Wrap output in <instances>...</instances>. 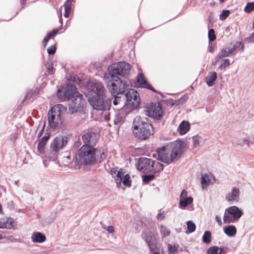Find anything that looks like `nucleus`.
<instances>
[{
	"label": "nucleus",
	"mask_w": 254,
	"mask_h": 254,
	"mask_svg": "<svg viewBox=\"0 0 254 254\" xmlns=\"http://www.w3.org/2000/svg\"><path fill=\"white\" fill-rule=\"evenodd\" d=\"M22 5H23L26 1V0H20Z\"/></svg>",
	"instance_id": "nucleus-60"
},
{
	"label": "nucleus",
	"mask_w": 254,
	"mask_h": 254,
	"mask_svg": "<svg viewBox=\"0 0 254 254\" xmlns=\"http://www.w3.org/2000/svg\"><path fill=\"white\" fill-rule=\"evenodd\" d=\"M106 229L107 231L110 233H113L114 230V228L112 226H109Z\"/></svg>",
	"instance_id": "nucleus-56"
},
{
	"label": "nucleus",
	"mask_w": 254,
	"mask_h": 254,
	"mask_svg": "<svg viewBox=\"0 0 254 254\" xmlns=\"http://www.w3.org/2000/svg\"><path fill=\"white\" fill-rule=\"evenodd\" d=\"M132 131L138 139L145 140L153 134V127L146 118L136 116L133 120Z\"/></svg>",
	"instance_id": "nucleus-3"
},
{
	"label": "nucleus",
	"mask_w": 254,
	"mask_h": 254,
	"mask_svg": "<svg viewBox=\"0 0 254 254\" xmlns=\"http://www.w3.org/2000/svg\"><path fill=\"white\" fill-rule=\"evenodd\" d=\"M188 197L187 196V192L185 190H183L180 196V200H183L185 198H188Z\"/></svg>",
	"instance_id": "nucleus-50"
},
{
	"label": "nucleus",
	"mask_w": 254,
	"mask_h": 254,
	"mask_svg": "<svg viewBox=\"0 0 254 254\" xmlns=\"http://www.w3.org/2000/svg\"><path fill=\"white\" fill-rule=\"evenodd\" d=\"M50 137V133L49 132H46L45 135L39 139L37 145V150L40 153L46 154V145Z\"/></svg>",
	"instance_id": "nucleus-19"
},
{
	"label": "nucleus",
	"mask_w": 254,
	"mask_h": 254,
	"mask_svg": "<svg viewBox=\"0 0 254 254\" xmlns=\"http://www.w3.org/2000/svg\"><path fill=\"white\" fill-rule=\"evenodd\" d=\"M88 89L94 94L90 96H105L107 94V91L103 83L100 82H91L88 85Z\"/></svg>",
	"instance_id": "nucleus-14"
},
{
	"label": "nucleus",
	"mask_w": 254,
	"mask_h": 254,
	"mask_svg": "<svg viewBox=\"0 0 254 254\" xmlns=\"http://www.w3.org/2000/svg\"><path fill=\"white\" fill-rule=\"evenodd\" d=\"M160 229L161 234L163 237H165L170 236L171 232L167 227L161 225Z\"/></svg>",
	"instance_id": "nucleus-38"
},
{
	"label": "nucleus",
	"mask_w": 254,
	"mask_h": 254,
	"mask_svg": "<svg viewBox=\"0 0 254 254\" xmlns=\"http://www.w3.org/2000/svg\"><path fill=\"white\" fill-rule=\"evenodd\" d=\"M60 21L61 23H62V18H61L60 19Z\"/></svg>",
	"instance_id": "nucleus-64"
},
{
	"label": "nucleus",
	"mask_w": 254,
	"mask_h": 254,
	"mask_svg": "<svg viewBox=\"0 0 254 254\" xmlns=\"http://www.w3.org/2000/svg\"><path fill=\"white\" fill-rule=\"evenodd\" d=\"M118 95H116L114 96V100L113 101V104L115 106H119V107H117L116 109L117 108H119L120 109H122V108L125 105V103L124 101L121 100V98L118 96Z\"/></svg>",
	"instance_id": "nucleus-31"
},
{
	"label": "nucleus",
	"mask_w": 254,
	"mask_h": 254,
	"mask_svg": "<svg viewBox=\"0 0 254 254\" xmlns=\"http://www.w3.org/2000/svg\"><path fill=\"white\" fill-rule=\"evenodd\" d=\"M58 32V30L57 29H54L50 32L47 36L44 38L43 42V45L44 47H45L47 45V43L48 42L49 40L55 37L57 33Z\"/></svg>",
	"instance_id": "nucleus-33"
},
{
	"label": "nucleus",
	"mask_w": 254,
	"mask_h": 254,
	"mask_svg": "<svg viewBox=\"0 0 254 254\" xmlns=\"http://www.w3.org/2000/svg\"><path fill=\"white\" fill-rule=\"evenodd\" d=\"M2 212V208H1V205L0 203V213Z\"/></svg>",
	"instance_id": "nucleus-61"
},
{
	"label": "nucleus",
	"mask_w": 254,
	"mask_h": 254,
	"mask_svg": "<svg viewBox=\"0 0 254 254\" xmlns=\"http://www.w3.org/2000/svg\"><path fill=\"white\" fill-rule=\"evenodd\" d=\"M74 2V0H66L64 5V9H70L71 8V3Z\"/></svg>",
	"instance_id": "nucleus-47"
},
{
	"label": "nucleus",
	"mask_w": 254,
	"mask_h": 254,
	"mask_svg": "<svg viewBox=\"0 0 254 254\" xmlns=\"http://www.w3.org/2000/svg\"><path fill=\"white\" fill-rule=\"evenodd\" d=\"M225 211L228 214L232 215L236 220L239 219L243 215L242 211L239 207L234 205L227 208Z\"/></svg>",
	"instance_id": "nucleus-20"
},
{
	"label": "nucleus",
	"mask_w": 254,
	"mask_h": 254,
	"mask_svg": "<svg viewBox=\"0 0 254 254\" xmlns=\"http://www.w3.org/2000/svg\"><path fill=\"white\" fill-rule=\"evenodd\" d=\"M211 176L207 174H205L202 175L201 178V184L202 189H204L205 187L209 185L211 183Z\"/></svg>",
	"instance_id": "nucleus-28"
},
{
	"label": "nucleus",
	"mask_w": 254,
	"mask_h": 254,
	"mask_svg": "<svg viewBox=\"0 0 254 254\" xmlns=\"http://www.w3.org/2000/svg\"><path fill=\"white\" fill-rule=\"evenodd\" d=\"M240 195V191L239 190L233 188L231 192L228 193L226 196V199L228 201H233L238 200Z\"/></svg>",
	"instance_id": "nucleus-21"
},
{
	"label": "nucleus",
	"mask_w": 254,
	"mask_h": 254,
	"mask_svg": "<svg viewBox=\"0 0 254 254\" xmlns=\"http://www.w3.org/2000/svg\"><path fill=\"white\" fill-rule=\"evenodd\" d=\"M225 0H220V2L221 3H222V2H223L224 1H225Z\"/></svg>",
	"instance_id": "nucleus-62"
},
{
	"label": "nucleus",
	"mask_w": 254,
	"mask_h": 254,
	"mask_svg": "<svg viewBox=\"0 0 254 254\" xmlns=\"http://www.w3.org/2000/svg\"><path fill=\"white\" fill-rule=\"evenodd\" d=\"M223 250V248L217 246L210 247L207 251L208 254H221Z\"/></svg>",
	"instance_id": "nucleus-35"
},
{
	"label": "nucleus",
	"mask_w": 254,
	"mask_h": 254,
	"mask_svg": "<svg viewBox=\"0 0 254 254\" xmlns=\"http://www.w3.org/2000/svg\"><path fill=\"white\" fill-rule=\"evenodd\" d=\"M208 38L209 41H213L216 39L214 30L213 29H210L208 31Z\"/></svg>",
	"instance_id": "nucleus-46"
},
{
	"label": "nucleus",
	"mask_w": 254,
	"mask_h": 254,
	"mask_svg": "<svg viewBox=\"0 0 254 254\" xmlns=\"http://www.w3.org/2000/svg\"><path fill=\"white\" fill-rule=\"evenodd\" d=\"M37 94L36 91L35 90L33 91H31V92H28L24 97V100L27 99L28 98L32 97L35 96Z\"/></svg>",
	"instance_id": "nucleus-48"
},
{
	"label": "nucleus",
	"mask_w": 254,
	"mask_h": 254,
	"mask_svg": "<svg viewBox=\"0 0 254 254\" xmlns=\"http://www.w3.org/2000/svg\"><path fill=\"white\" fill-rule=\"evenodd\" d=\"M187 230L186 231L187 234H190L193 232L196 228L195 224L191 220H189L187 223Z\"/></svg>",
	"instance_id": "nucleus-36"
},
{
	"label": "nucleus",
	"mask_w": 254,
	"mask_h": 254,
	"mask_svg": "<svg viewBox=\"0 0 254 254\" xmlns=\"http://www.w3.org/2000/svg\"><path fill=\"white\" fill-rule=\"evenodd\" d=\"M217 79V73L216 72H211L208 74L205 78L207 85L210 87L213 85L214 82Z\"/></svg>",
	"instance_id": "nucleus-27"
},
{
	"label": "nucleus",
	"mask_w": 254,
	"mask_h": 254,
	"mask_svg": "<svg viewBox=\"0 0 254 254\" xmlns=\"http://www.w3.org/2000/svg\"><path fill=\"white\" fill-rule=\"evenodd\" d=\"M215 220L218 223L219 225L221 226L222 225V222L221 220V218L219 215H216L215 216Z\"/></svg>",
	"instance_id": "nucleus-53"
},
{
	"label": "nucleus",
	"mask_w": 254,
	"mask_h": 254,
	"mask_svg": "<svg viewBox=\"0 0 254 254\" xmlns=\"http://www.w3.org/2000/svg\"><path fill=\"white\" fill-rule=\"evenodd\" d=\"M129 68L130 64L126 62H120L115 63L109 67V72L105 73L104 76H108L109 75L112 77L124 76Z\"/></svg>",
	"instance_id": "nucleus-9"
},
{
	"label": "nucleus",
	"mask_w": 254,
	"mask_h": 254,
	"mask_svg": "<svg viewBox=\"0 0 254 254\" xmlns=\"http://www.w3.org/2000/svg\"><path fill=\"white\" fill-rule=\"evenodd\" d=\"M106 157L103 152L94 147L82 145L75 158L76 165H90L100 163Z\"/></svg>",
	"instance_id": "nucleus-1"
},
{
	"label": "nucleus",
	"mask_w": 254,
	"mask_h": 254,
	"mask_svg": "<svg viewBox=\"0 0 254 254\" xmlns=\"http://www.w3.org/2000/svg\"><path fill=\"white\" fill-rule=\"evenodd\" d=\"M193 201V198L191 196H189L188 198H185L183 200H180L179 206L180 208H185L191 204Z\"/></svg>",
	"instance_id": "nucleus-34"
},
{
	"label": "nucleus",
	"mask_w": 254,
	"mask_h": 254,
	"mask_svg": "<svg viewBox=\"0 0 254 254\" xmlns=\"http://www.w3.org/2000/svg\"><path fill=\"white\" fill-rule=\"evenodd\" d=\"M157 219L159 220H163L165 218L164 212H160L157 214Z\"/></svg>",
	"instance_id": "nucleus-52"
},
{
	"label": "nucleus",
	"mask_w": 254,
	"mask_h": 254,
	"mask_svg": "<svg viewBox=\"0 0 254 254\" xmlns=\"http://www.w3.org/2000/svg\"><path fill=\"white\" fill-rule=\"evenodd\" d=\"M68 142V137L65 135H58L54 137L50 143V149L46 151L45 158L50 161H55L59 152L62 150Z\"/></svg>",
	"instance_id": "nucleus-5"
},
{
	"label": "nucleus",
	"mask_w": 254,
	"mask_h": 254,
	"mask_svg": "<svg viewBox=\"0 0 254 254\" xmlns=\"http://www.w3.org/2000/svg\"><path fill=\"white\" fill-rule=\"evenodd\" d=\"M45 65L47 67V70L48 71V73L50 74H53L55 71L53 68V64L51 62H47Z\"/></svg>",
	"instance_id": "nucleus-44"
},
{
	"label": "nucleus",
	"mask_w": 254,
	"mask_h": 254,
	"mask_svg": "<svg viewBox=\"0 0 254 254\" xmlns=\"http://www.w3.org/2000/svg\"><path fill=\"white\" fill-rule=\"evenodd\" d=\"M214 51V48L210 46L209 47V51L210 52H213Z\"/></svg>",
	"instance_id": "nucleus-59"
},
{
	"label": "nucleus",
	"mask_w": 254,
	"mask_h": 254,
	"mask_svg": "<svg viewBox=\"0 0 254 254\" xmlns=\"http://www.w3.org/2000/svg\"><path fill=\"white\" fill-rule=\"evenodd\" d=\"M82 138L84 143L83 145L93 147L98 141L99 135L95 132H88L82 135Z\"/></svg>",
	"instance_id": "nucleus-16"
},
{
	"label": "nucleus",
	"mask_w": 254,
	"mask_h": 254,
	"mask_svg": "<svg viewBox=\"0 0 254 254\" xmlns=\"http://www.w3.org/2000/svg\"><path fill=\"white\" fill-rule=\"evenodd\" d=\"M249 41L250 42L254 43V32L250 37Z\"/></svg>",
	"instance_id": "nucleus-57"
},
{
	"label": "nucleus",
	"mask_w": 254,
	"mask_h": 254,
	"mask_svg": "<svg viewBox=\"0 0 254 254\" xmlns=\"http://www.w3.org/2000/svg\"><path fill=\"white\" fill-rule=\"evenodd\" d=\"M202 241L203 243L205 244H209L211 241V234L210 231H206L203 236H202Z\"/></svg>",
	"instance_id": "nucleus-37"
},
{
	"label": "nucleus",
	"mask_w": 254,
	"mask_h": 254,
	"mask_svg": "<svg viewBox=\"0 0 254 254\" xmlns=\"http://www.w3.org/2000/svg\"><path fill=\"white\" fill-rule=\"evenodd\" d=\"M107 87L112 96L124 94L128 90V85L119 77L104 76Z\"/></svg>",
	"instance_id": "nucleus-4"
},
{
	"label": "nucleus",
	"mask_w": 254,
	"mask_h": 254,
	"mask_svg": "<svg viewBox=\"0 0 254 254\" xmlns=\"http://www.w3.org/2000/svg\"><path fill=\"white\" fill-rule=\"evenodd\" d=\"M224 232L229 237H234L237 233V229L234 225H228L223 228Z\"/></svg>",
	"instance_id": "nucleus-26"
},
{
	"label": "nucleus",
	"mask_w": 254,
	"mask_h": 254,
	"mask_svg": "<svg viewBox=\"0 0 254 254\" xmlns=\"http://www.w3.org/2000/svg\"><path fill=\"white\" fill-rule=\"evenodd\" d=\"M230 11L229 10H224L220 15V19L222 20H225L229 15Z\"/></svg>",
	"instance_id": "nucleus-45"
},
{
	"label": "nucleus",
	"mask_w": 254,
	"mask_h": 254,
	"mask_svg": "<svg viewBox=\"0 0 254 254\" xmlns=\"http://www.w3.org/2000/svg\"><path fill=\"white\" fill-rule=\"evenodd\" d=\"M70 9H64V16L68 17L70 14Z\"/></svg>",
	"instance_id": "nucleus-54"
},
{
	"label": "nucleus",
	"mask_w": 254,
	"mask_h": 254,
	"mask_svg": "<svg viewBox=\"0 0 254 254\" xmlns=\"http://www.w3.org/2000/svg\"><path fill=\"white\" fill-rule=\"evenodd\" d=\"M146 112L147 116L157 120H159L163 114L162 106L159 103L152 104Z\"/></svg>",
	"instance_id": "nucleus-15"
},
{
	"label": "nucleus",
	"mask_w": 254,
	"mask_h": 254,
	"mask_svg": "<svg viewBox=\"0 0 254 254\" xmlns=\"http://www.w3.org/2000/svg\"><path fill=\"white\" fill-rule=\"evenodd\" d=\"M192 140L193 146L197 147L202 145L204 143L205 139L199 135H196L193 136Z\"/></svg>",
	"instance_id": "nucleus-29"
},
{
	"label": "nucleus",
	"mask_w": 254,
	"mask_h": 254,
	"mask_svg": "<svg viewBox=\"0 0 254 254\" xmlns=\"http://www.w3.org/2000/svg\"><path fill=\"white\" fill-rule=\"evenodd\" d=\"M56 51V48L55 46H51L47 49V52L49 54H53Z\"/></svg>",
	"instance_id": "nucleus-49"
},
{
	"label": "nucleus",
	"mask_w": 254,
	"mask_h": 254,
	"mask_svg": "<svg viewBox=\"0 0 254 254\" xmlns=\"http://www.w3.org/2000/svg\"><path fill=\"white\" fill-rule=\"evenodd\" d=\"M82 97L81 94L77 93L74 98H71V102L68 104V112L70 114L81 113L83 112Z\"/></svg>",
	"instance_id": "nucleus-13"
},
{
	"label": "nucleus",
	"mask_w": 254,
	"mask_h": 254,
	"mask_svg": "<svg viewBox=\"0 0 254 254\" xmlns=\"http://www.w3.org/2000/svg\"><path fill=\"white\" fill-rule=\"evenodd\" d=\"M66 109L62 104L56 105L51 108L48 112V119L51 128H56L61 126L63 122L61 116Z\"/></svg>",
	"instance_id": "nucleus-6"
},
{
	"label": "nucleus",
	"mask_w": 254,
	"mask_h": 254,
	"mask_svg": "<svg viewBox=\"0 0 254 254\" xmlns=\"http://www.w3.org/2000/svg\"><path fill=\"white\" fill-rule=\"evenodd\" d=\"M168 251H169V253H173L176 251L175 247L170 244L168 245Z\"/></svg>",
	"instance_id": "nucleus-51"
},
{
	"label": "nucleus",
	"mask_w": 254,
	"mask_h": 254,
	"mask_svg": "<svg viewBox=\"0 0 254 254\" xmlns=\"http://www.w3.org/2000/svg\"><path fill=\"white\" fill-rule=\"evenodd\" d=\"M232 53H233L232 50L229 46L221 49L216 57L215 63L217 62L219 59L223 57H228Z\"/></svg>",
	"instance_id": "nucleus-23"
},
{
	"label": "nucleus",
	"mask_w": 254,
	"mask_h": 254,
	"mask_svg": "<svg viewBox=\"0 0 254 254\" xmlns=\"http://www.w3.org/2000/svg\"><path fill=\"white\" fill-rule=\"evenodd\" d=\"M127 102L124 106H127V109L132 111L137 108L140 103V99L136 90L130 89L126 93Z\"/></svg>",
	"instance_id": "nucleus-10"
},
{
	"label": "nucleus",
	"mask_w": 254,
	"mask_h": 254,
	"mask_svg": "<svg viewBox=\"0 0 254 254\" xmlns=\"http://www.w3.org/2000/svg\"><path fill=\"white\" fill-rule=\"evenodd\" d=\"M254 9V2L247 3L244 10L246 12L250 13Z\"/></svg>",
	"instance_id": "nucleus-42"
},
{
	"label": "nucleus",
	"mask_w": 254,
	"mask_h": 254,
	"mask_svg": "<svg viewBox=\"0 0 254 254\" xmlns=\"http://www.w3.org/2000/svg\"><path fill=\"white\" fill-rule=\"evenodd\" d=\"M230 49L232 50V52L234 54H235L236 52L238 50L243 51L244 49V45L240 42H237L235 43L233 45L230 46Z\"/></svg>",
	"instance_id": "nucleus-30"
},
{
	"label": "nucleus",
	"mask_w": 254,
	"mask_h": 254,
	"mask_svg": "<svg viewBox=\"0 0 254 254\" xmlns=\"http://www.w3.org/2000/svg\"><path fill=\"white\" fill-rule=\"evenodd\" d=\"M118 112L115 117L114 123L115 125H119L124 122L126 116L131 111L127 109V106H124L122 109L117 108Z\"/></svg>",
	"instance_id": "nucleus-17"
},
{
	"label": "nucleus",
	"mask_w": 254,
	"mask_h": 254,
	"mask_svg": "<svg viewBox=\"0 0 254 254\" xmlns=\"http://www.w3.org/2000/svg\"><path fill=\"white\" fill-rule=\"evenodd\" d=\"M154 177V174L144 175L142 176V180H143V182L147 184L150 181L153 180Z\"/></svg>",
	"instance_id": "nucleus-43"
},
{
	"label": "nucleus",
	"mask_w": 254,
	"mask_h": 254,
	"mask_svg": "<svg viewBox=\"0 0 254 254\" xmlns=\"http://www.w3.org/2000/svg\"><path fill=\"white\" fill-rule=\"evenodd\" d=\"M76 88L72 84H64L58 89V97L63 100H66L74 97L76 94Z\"/></svg>",
	"instance_id": "nucleus-11"
},
{
	"label": "nucleus",
	"mask_w": 254,
	"mask_h": 254,
	"mask_svg": "<svg viewBox=\"0 0 254 254\" xmlns=\"http://www.w3.org/2000/svg\"><path fill=\"white\" fill-rule=\"evenodd\" d=\"M125 175L126 174L124 172L123 170L122 169L118 171L115 178V181L117 183V186L118 187H119V185H120L122 183V180H123L124 177L125 176Z\"/></svg>",
	"instance_id": "nucleus-32"
},
{
	"label": "nucleus",
	"mask_w": 254,
	"mask_h": 254,
	"mask_svg": "<svg viewBox=\"0 0 254 254\" xmlns=\"http://www.w3.org/2000/svg\"><path fill=\"white\" fill-rule=\"evenodd\" d=\"M43 164H44V166H45V167H47L48 166V163H47V161H46V160H44H44H43Z\"/></svg>",
	"instance_id": "nucleus-58"
},
{
	"label": "nucleus",
	"mask_w": 254,
	"mask_h": 254,
	"mask_svg": "<svg viewBox=\"0 0 254 254\" xmlns=\"http://www.w3.org/2000/svg\"><path fill=\"white\" fill-rule=\"evenodd\" d=\"M2 238V236L1 234H0V240H1Z\"/></svg>",
	"instance_id": "nucleus-63"
},
{
	"label": "nucleus",
	"mask_w": 254,
	"mask_h": 254,
	"mask_svg": "<svg viewBox=\"0 0 254 254\" xmlns=\"http://www.w3.org/2000/svg\"><path fill=\"white\" fill-rule=\"evenodd\" d=\"M44 127H45V126H43L42 129L38 132V135H37L38 138L41 137V136L42 135L43 132H44Z\"/></svg>",
	"instance_id": "nucleus-55"
},
{
	"label": "nucleus",
	"mask_w": 254,
	"mask_h": 254,
	"mask_svg": "<svg viewBox=\"0 0 254 254\" xmlns=\"http://www.w3.org/2000/svg\"><path fill=\"white\" fill-rule=\"evenodd\" d=\"M190 124L188 121H182L177 131L180 133L181 135L185 134L190 129Z\"/></svg>",
	"instance_id": "nucleus-22"
},
{
	"label": "nucleus",
	"mask_w": 254,
	"mask_h": 254,
	"mask_svg": "<svg viewBox=\"0 0 254 254\" xmlns=\"http://www.w3.org/2000/svg\"><path fill=\"white\" fill-rule=\"evenodd\" d=\"M185 144L184 141L179 140L174 142L170 146L162 147L158 151V160L166 164L172 162L181 156Z\"/></svg>",
	"instance_id": "nucleus-2"
},
{
	"label": "nucleus",
	"mask_w": 254,
	"mask_h": 254,
	"mask_svg": "<svg viewBox=\"0 0 254 254\" xmlns=\"http://www.w3.org/2000/svg\"><path fill=\"white\" fill-rule=\"evenodd\" d=\"M122 183L126 186L129 187L131 185V180L130 176L128 174H126L125 176L124 177L123 180H122Z\"/></svg>",
	"instance_id": "nucleus-39"
},
{
	"label": "nucleus",
	"mask_w": 254,
	"mask_h": 254,
	"mask_svg": "<svg viewBox=\"0 0 254 254\" xmlns=\"http://www.w3.org/2000/svg\"><path fill=\"white\" fill-rule=\"evenodd\" d=\"M146 243L151 253L153 254H161L160 244L157 242L156 237L151 232H146L143 234Z\"/></svg>",
	"instance_id": "nucleus-12"
},
{
	"label": "nucleus",
	"mask_w": 254,
	"mask_h": 254,
	"mask_svg": "<svg viewBox=\"0 0 254 254\" xmlns=\"http://www.w3.org/2000/svg\"><path fill=\"white\" fill-rule=\"evenodd\" d=\"M33 243H42L46 240L45 236L40 232H34L31 236Z\"/></svg>",
	"instance_id": "nucleus-24"
},
{
	"label": "nucleus",
	"mask_w": 254,
	"mask_h": 254,
	"mask_svg": "<svg viewBox=\"0 0 254 254\" xmlns=\"http://www.w3.org/2000/svg\"><path fill=\"white\" fill-rule=\"evenodd\" d=\"M163 167L164 165L158 161L147 158H140L137 165V169L143 173L158 172L163 170Z\"/></svg>",
	"instance_id": "nucleus-7"
},
{
	"label": "nucleus",
	"mask_w": 254,
	"mask_h": 254,
	"mask_svg": "<svg viewBox=\"0 0 254 254\" xmlns=\"http://www.w3.org/2000/svg\"><path fill=\"white\" fill-rule=\"evenodd\" d=\"M13 227L12 220L10 218L0 220V228L11 229Z\"/></svg>",
	"instance_id": "nucleus-25"
},
{
	"label": "nucleus",
	"mask_w": 254,
	"mask_h": 254,
	"mask_svg": "<svg viewBox=\"0 0 254 254\" xmlns=\"http://www.w3.org/2000/svg\"><path fill=\"white\" fill-rule=\"evenodd\" d=\"M227 212L225 211L223 216V220L225 223H230L231 222H233L235 219H234L233 217H231L228 215L227 213Z\"/></svg>",
	"instance_id": "nucleus-41"
},
{
	"label": "nucleus",
	"mask_w": 254,
	"mask_h": 254,
	"mask_svg": "<svg viewBox=\"0 0 254 254\" xmlns=\"http://www.w3.org/2000/svg\"><path fill=\"white\" fill-rule=\"evenodd\" d=\"M88 100L92 108L96 110L107 111L110 108L111 100L106 95L89 96Z\"/></svg>",
	"instance_id": "nucleus-8"
},
{
	"label": "nucleus",
	"mask_w": 254,
	"mask_h": 254,
	"mask_svg": "<svg viewBox=\"0 0 254 254\" xmlns=\"http://www.w3.org/2000/svg\"><path fill=\"white\" fill-rule=\"evenodd\" d=\"M230 65V60L228 59H223L221 61V63L219 66L220 70L225 69L227 66Z\"/></svg>",
	"instance_id": "nucleus-40"
},
{
	"label": "nucleus",
	"mask_w": 254,
	"mask_h": 254,
	"mask_svg": "<svg viewBox=\"0 0 254 254\" xmlns=\"http://www.w3.org/2000/svg\"><path fill=\"white\" fill-rule=\"evenodd\" d=\"M135 84L139 87L148 89L154 92H156L155 90L151 85L147 82L146 79L142 73L138 74Z\"/></svg>",
	"instance_id": "nucleus-18"
}]
</instances>
